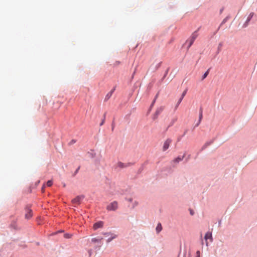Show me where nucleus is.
I'll list each match as a JSON object with an SVG mask.
<instances>
[{"label":"nucleus","instance_id":"9","mask_svg":"<svg viewBox=\"0 0 257 257\" xmlns=\"http://www.w3.org/2000/svg\"><path fill=\"white\" fill-rule=\"evenodd\" d=\"M186 93H187V90H184V92L182 93L181 97L179 99V101H178V103H177V104L176 105V107H177L178 106V105L180 104V103L182 101V99H183L184 97L186 95Z\"/></svg>","mask_w":257,"mask_h":257},{"label":"nucleus","instance_id":"4","mask_svg":"<svg viewBox=\"0 0 257 257\" xmlns=\"http://www.w3.org/2000/svg\"><path fill=\"white\" fill-rule=\"evenodd\" d=\"M26 213L25 214V218L27 219H30L33 215L32 211L30 208H26Z\"/></svg>","mask_w":257,"mask_h":257},{"label":"nucleus","instance_id":"17","mask_svg":"<svg viewBox=\"0 0 257 257\" xmlns=\"http://www.w3.org/2000/svg\"><path fill=\"white\" fill-rule=\"evenodd\" d=\"M208 73H209V70H208L204 74V75H203V77H202V79H205L207 76V75H208Z\"/></svg>","mask_w":257,"mask_h":257},{"label":"nucleus","instance_id":"19","mask_svg":"<svg viewBox=\"0 0 257 257\" xmlns=\"http://www.w3.org/2000/svg\"><path fill=\"white\" fill-rule=\"evenodd\" d=\"M202 118V112L201 111L200 112V114H199V123L201 121Z\"/></svg>","mask_w":257,"mask_h":257},{"label":"nucleus","instance_id":"13","mask_svg":"<svg viewBox=\"0 0 257 257\" xmlns=\"http://www.w3.org/2000/svg\"><path fill=\"white\" fill-rule=\"evenodd\" d=\"M183 157H178L177 158H176L174 161L176 163H178L180 161H182L183 160Z\"/></svg>","mask_w":257,"mask_h":257},{"label":"nucleus","instance_id":"10","mask_svg":"<svg viewBox=\"0 0 257 257\" xmlns=\"http://www.w3.org/2000/svg\"><path fill=\"white\" fill-rule=\"evenodd\" d=\"M198 33H197V31H196L195 32H194L191 37H190V39H191V40H193L194 41L195 40V39L197 38V37H198Z\"/></svg>","mask_w":257,"mask_h":257},{"label":"nucleus","instance_id":"28","mask_svg":"<svg viewBox=\"0 0 257 257\" xmlns=\"http://www.w3.org/2000/svg\"><path fill=\"white\" fill-rule=\"evenodd\" d=\"M155 100H154L152 104V106L153 105L154 103H155Z\"/></svg>","mask_w":257,"mask_h":257},{"label":"nucleus","instance_id":"16","mask_svg":"<svg viewBox=\"0 0 257 257\" xmlns=\"http://www.w3.org/2000/svg\"><path fill=\"white\" fill-rule=\"evenodd\" d=\"M53 184V182L52 180H49L47 181V185L48 186V187H50Z\"/></svg>","mask_w":257,"mask_h":257},{"label":"nucleus","instance_id":"11","mask_svg":"<svg viewBox=\"0 0 257 257\" xmlns=\"http://www.w3.org/2000/svg\"><path fill=\"white\" fill-rule=\"evenodd\" d=\"M162 227L161 224L159 223L156 228L157 233H159L162 230Z\"/></svg>","mask_w":257,"mask_h":257},{"label":"nucleus","instance_id":"24","mask_svg":"<svg viewBox=\"0 0 257 257\" xmlns=\"http://www.w3.org/2000/svg\"><path fill=\"white\" fill-rule=\"evenodd\" d=\"M196 253H197V257H199L200 256V251H197L196 252Z\"/></svg>","mask_w":257,"mask_h":257},{"label":"nucleus","instance_id":"25","mask_svg":"<svg viewBox=\"0 0 257 257\" xmlns=\"http://www.w3.org/2000/svg\"><path fill=\"white\" fill-rule=\"evenodd\" d=\"M104 122V119L102 120V122L100 123V125H102Z\"/></svg>","mask_w":257,"mask_h":257},{"label":"nucleus","instance_id":"15","mask_svg":"<svg viewBox=\"0 0 257 257\" xmlns=\"http://www.w3.org/2000/svg\"><path fill=\"white\" fill-rule=\"evenodd\" d=\"M114 89L112 90L109 93H108L106 96V98L108 99L110 98V97L111 96L113 92L114 91Z\"/></svg>","mask_w":257,"mask_h":257},{"label":"nucleus","instance_id":"30","mask_svg":"<svg viewBox=\"0 0 257 257\" xmlns=\"http://www.w3.org/2000/svg\"><path fill=\"white\" fill-rule=\"evenodd\" d=\"M219 46L220 47H221V44H220L219 45Z\"/></svg>","mask_w":257,"mask_h":257},{"label":"nucleus","instance_id":"29","mask_svg":"<svg viewBox=\"0 0 257 257\" xmlns=\"http://www.w3.org/2000/svg\"><path fill=\"white\" fill-rule=\"evenodd\" d=\"M190 213H191V215H193V212H192V211H190Z\"/></svg>","mask_w":257,"mask_h":257},{"label":"nucleus","instance_id":"8","mask_svg":"<svg viewBox=\"0 0 257 257\" xmlns=\"http://www.w3.org/2000/svg\"><path fill=\"white\" fill-rule=\"evenodd\" d=\"M130 163L124 164L121 162H119L117 163L116 166L119 168H124L128 167L130 165Z\"/></svg>","mask_w":257,"mask_h":257},{"label":"nucleus","instance_id":"2","mask_svg":"<svg viewBox=\"0 0 257 257\" xmlns=\"http://www.w3.org/2000/svg\"><path fill=\"white\" fill-rule=\"evenodd\" d=\"M84 197L83 195L77 196L75 198L72 199V202L73 204H80L81 201L83 199Z\"/></svg>","mask_w":257,"mask_h":257},{"label":"nucleus","instance_id":"1","mask_svg":"<svg viewBox=\"0 0 257 257\" xmlns=\"http://www.w3.org/2000/svg\"><path fill=\"white\" fill-rule=\"evenodd\" d=\"M118 208V203L116 201H114L110 203L109 205H108L106 207L107 210L109 211H115Z\"/></svg>","mask_w":257,"mask_h":257},{"label":"nucleus","instance_id":"5","mask_svg":"<svg viewBox=\"0 0 257 257\" xmlns=\"http://www.w3.org/2000/svg\"><path fill=\"white\" fill-rule=\"evenodd\" d=\"M103 222L101 221L96 222L93 225V229L96 230L98 228H101L103 226Z\"/></svg>","mask_w":257,"mask_h":257},{"label":"nucleus","instance_id":"26","mask_svg":"<svg viewBox=\"0 0 257 257\" xmlns=\"http://www.w3.org/2000/svg\"><path fill=\"white\" fill-rule=\"evenodd\" d=\"M127 200L129 202H132L133 201V199L132 198H129V199H127Z\"/></svg>","mask_w":257,"mask_h":257},{"label":"nucleus","instance_id":"7","mask_svg":"<svg viewBox=\"0 0 257 257\" xmlns=\"http://www.w3.org/2000/svg\"><path fill=\"white\" fill-rule=\"evenodd\" d=\"M253 15H254V13L253 12H251L249 14V15L248 16V17L247 18V20H246V22H245V23L244 24V27H246L248 25L249 22L252 19Z\"/></svg>","mask_w":257,"mask_h":257},{"label":"nucleus","instance_id":"23","mask_svg":"<svg viewBox=\"0 0 257 257\" xmlns=\"http://www.w3.org/2000/svg\"><path fill=\"white\" fill-rule=\"evenodd\" d=\"M138 202H137V201H135V202H134V207H135V206H137V205H138Z\"/></svg>","mask_w":257,"mask_h":257},{"label":"nucleus","instance_id":"6","mask_svg":"<svg viewBox=\"0 0 257 257\" xmlns=\"http://www.w3.org/2000/svg\"><path fill=\"white\" fill-rule=\"evenodd\" d=\"M204 239H205L206 240V245L207 246L208 245V242L207 241V240L208 239H210L211 240V241H212V233L210 232H207L205 235V236H204Z\"/></svg>","mask_w":257,"mask_h":257},{"label":"nucleus","instance_id":"27","mask_svg":"<svg viewBox=\"0 0 257 257\" xmlns=\"http://www.w3.org/2000/svg\"><path fill=\"white\" fill-rule=\"evenodd\" d=\"M44 187H45V186H44V185H43V187H42V191H44Z\"/></svg>","mask_w":257,"mask_h":257},{"label":"nucleus","instance_id":"22","mask_svg":"<svg viewBox=\"0 0 257 257\" xmlns=\"http://www.w3.org/2000/svg\"><path fill=\"white\" fill-rule=\"evenodd\" d=\"M210 145V143H206L204 146H203V148H205L206 147H207L208 146H209Z\"/></svg>","mask_w":257,"mask_h":257},{"label":"nucleus","instance_id":"14","mask_svg":"<svg viewBox=\"0 0 257 257\" xmlns=\"http://www.w3.org/2000/svg\"><path fill=\"white\" fill-rule=\"evenodd\" d=\"M187 42H189L188 48H190L192 46L194 41L189 38Z\"/></svg>","mask_w":257,"mask_h":257},{"label":"nucleus","instance_id":"21","mask_svg":"<svg viewBox=\"0 0 257 257\" xmlns=\"http://www.w3.org/2000/svg\"><path fill=\"white\" fill-rule=\"evenodd\" d=\"M115 238V236H113L112 237H111V238H109L107 240V242H110L112 239Z\"/></svg>","mask_w":257,"mask_h":257},{"label":"nucleus","instance_id":"12","mask_svg":"<svg viewBox=\"0 0 257 257\" xmlns=\"http://www.w3.org/2000/svg\"><path fill=\"white\" fill-rule=\"evenodd\" d=\"M163 110H164L163 106H161L160 107L158 108L156 111V115L159 114L160 113H161L163 111Z\"/></svg>","mask_w":257,"mask_h":257},{"label":"nucleus","instance_id":"18","mask_svg":"<svg viewBox=\"0 0 257 257\" xmlns=\"http://www.w3.org/2000/svg\"><path fill=\"white\" fill-rule=\"evenodd\" d=\"M72 235L71 234H68V233H66L64 234V237L66 238H69L71 237Z\"/></svg>","mask_w":257,"mask_h":257},{"label":"nucleus","instance_id":"3","mask_svg":"<svg viewBox=\"0 0 257 257\" xmlns=\"http://www.w3.org/2000/svg\"><path fill=\"white\" fill-rule=\"evenodd\" d=\"M171 142L172 140L170 139H168L165 141L163 147V151H166L169 148Z\"/></svg>","mask_w":257,"mask_h":257},{"label":"nucleus","instance_id":"20","mask_svg":"<svg viewBox=\"0 0 257 257\" xmlns=\"http://www.w3.org/2000/svg\"><path fill=\"white\" fill-rule=\"evenodd\" d=\"M101 239H102V238H99V239H96V238H92V240L93 241H100Z\"/></svg>","mask_w":257,"mask_h":257}]
</instances>
